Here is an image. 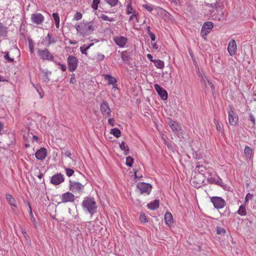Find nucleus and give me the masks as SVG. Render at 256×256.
Segmentation results:
<instances>
[{
  "mask_svg": "<svg viewBox=\"0 0 256 256\" xmlns=\"http://www.w3.org/2000/svg\"><path fill=\"white\" fill-rule=\"evenodd\" d=\"M64 180V174L60 173H57L51 177L50 182L54 185H58Z\"/></svg>",
  "mask_w": 256,
  "mask_h": 256,
  "instance_id": "nucleus-12",
  "label": "nucleus"
},
{
  "mask_svg": "<svg viewBox=\"0 0 256 256\" xmlns=\"http://www.w3.org/2000/svg\"><path fill=\"white\" fill-rule=\"evenodd\" d=\"M228 50L230 56H233L236 51V44L234 40H231L228 44Z\"/></svg>",
  "mask_w": 256,
  "mask_h": 256,
  "instance_id": "nucleus-16",
  "label": "nucleus"
},
{
  "mask_svg": "<svg viewBox=\"0 0 256 256\" xmlns=\"http://www.w3.org/2000/svg\"><path fill=\"white\" fill-rule=\"evenodd\" d=\"M82 14L80 12H76L74 16L73 20H80L82 18Z\"/></svg>",
  "mask_w": 256,
  "mask_h": 256,
  "instance_id": "nucleus-41",
  "label": "nucleus"
},
{
  "mask_svg": "<svg viewBox=\"0 0 256 256\" xmlns=\"http://www.w3.org/2000/svg\"><path fill=\"white\" fill-rule=\"evenodd\" d=\"M68 42L71 44H76V41H73L72 40H69Z\"/></svg>",
  "mask_w": 256,
  "mask_h": 256,
  "instance_id": "nucleus-64",
  "label": "nucleus"
},
{
  "mask_svg": "<svg viewBox=\"0 0 256 256\" xmlns=\"http://www.w3.org/2000/svg\"><path fill=\"white\" fill-rule=\"evenodd\" d=\"M155 66L158 68H164V62L160 60H155L153 61Z\"/></svg>",
  "mask_w": 256,
  "mask_h": 256,
  "instance_id": "nucleus-30",
  "label": "nucleus"
},
{
  "mask_svg": "<svg viewBox=\"0 0 256 256\" xmlns=\"http://www.w3.org/2000/svg\"><path fill=\"white\" fill-rule=\"evenodd\" d=\"M249 120L252 122V124L254 126L256 124V120L254 116L252 114H249Z\"/></svg>",
  "mask_w": 256,
  "mask_h": 256,
  "instance_id": "nucleus-47",
  "label": "nucleus"
},
{
  "mask_svg": "<svg viewBox=\"0 0 256 256\" xmlns=\"http://www.w3.org/2000/svg\"><path fill=\"white\" fill-rule=\"evenodd\" d=\"M252 197H253L252 194L250 193H248L245 197V201L246 202H247L249 200L252 198Z\"/></svg>",
  "mask_w": 256,
  "mask_h": 256,
  "instance_id": "nucleus-49",
  "label": "nucleus"
},
{
  "mask_svg": "<svg viewBox=\"0 0 256 256\" xmlns=\"http://www.w3.org/2000/svg\"><path fill=\"white\" fill-rule=\"evenodd\" d=\"M136 12H137L132 7V2L130 0L126 6V14H134Z\"/></svg>",
  "mask_w": 256,
  "mask_h": 256,
  "instance_id": "nucleus-25",
  "label": "nucleus"
},
{
  "mask_svg": "<svg viewBox=\"0 0 256 256\" xmlns=\"http://www.w3.org/2000/svg\"><path fill=\"white\" fill-rule=\"evenodd\" d=\"M78 33L80 34L83 36H87L92 34L95 29V26L93 22H82L76 24L74 26Z\"/></svg>",
  "mask_w": 256,
  "mask_h": 256,
  "instance_id": "nucleus-1",
  "label": "nucleus"
},
{
  "mask_svg": "<svg viewBox=\"0 0 256 256\" xmlns=\"http://www.w3.org/2000/svg\"><path fill=\"white\" fill-rule=\"evenodd\" d=\"M228 116L230 124L232 126H236L238 123V116L232 108L228 110Z\"/></svg>",
  "mask_w": 256,
  "mask_h": 256,
  "instance_id": "nucleus-9",
  "label": "nucleus"
},
{
  "mask_svg": "<svg viewBox=\"0 0 256 256\" xmlns=\"http://www.w3.org/2000/svg\"><path fill=\"white\" fill-rule=\"evenodd\" d=\"M244 154L247 160H250L252 155V149L248 146H246L244 150Z\"/></svg>",
  "mask_w": 256,
  "mask_h": 256,
  "instance_id": "nucleus-22",
  "label": "nucleus"
},
{
  "mask_svg": "<svg viewBox=\"0 0 256 256\" xmlns=\"http://www.w3.org/2000/svg\"><path fill=\"white\" fill-rule=\"evenodd\" d=\"M198 76H199V77L200 78V81L202 83H205L206 81H205V80L204 79V76H202V74H198Z\"/></svg>",
  "mask_w": 256,
  "mask_h": 256,
  "instance_id": "nucleus-57",
  "label": "nucleus"
},
{
  "mask_svg": "<svg viewBox=\"0 0 256 256\" xmlns=\"http://www.w3.org/2000/svg\"><path fill=\"white\" fill-rule=\"evenodd\" d=\"M158 12H166L164 10V9H162V8H158Z\"/></svg>",
  "mask_w": 256,
  "mask_h": 256,
  "instance_id": "nucleus-61",
  "label": "nucleus"
},
{
  "mask_svg": "<svg viewBox=\"0 0 256 256\" xmlns=\"http://www.w3.org/2000/svg\"><path fill=\"white\" fill-rule=\"evenodd\" d=\"M68 68L70 72L76 70L78 66V59L74 56H70L68 58Z\"/></svg>",
  "mask_w": 256,
  "mask_h": 256,
  "instance_id": "nucleus-6",
  "label": "nucleus"
},
{
  "mask_svg": "<svg viewBox=\"0 0 256 256\" xmlns=\"http://www.w3.org/2000/svg\"><path fill=\"white\" fill-rule=\"evenodd\" d=\"M214 27V24L211 22H205L201 28L200 35L202 37L206 40L208 34L210 32Z\"/></svg>",
  "mask_w": 256,
  "mask_h": 256,
  "instance_id": "nucleus-4",
  "label": "nucleus"
},
{
  "mask_svg": "<svg viewBox=\"0 0 256 256\" xmlns=\"http://www.w3.org/2000/svg\"><path fill=\"white\" fill-rule=\"evenodd\" d=\"M150 38L152 41H154L156 40V36L152 32H150L148 34Z\"/></svg>",
  "mask_w": 256,
  "mask_h": 256,
  "instance_id": "nucleus-51",
  "label": "nucleus"
},
{
  "mask_svg": "<svg viewBox=\"0 0 256 256\" xmlns=\"http://www.w3.org/2000/svg\"><path fill=\"white\" fill-rule=\"evenodd\" d=\"M116 44L120 48H124L128 42V38L124 36H116L113 38Z\"/></svg>",
  "mask_w": 256,
  "mask_h": 256,
  "instance_id": "nucleus-11",
  "label": "nucleus"
},
{
  "mask_svg": "<svg viewBox=\"0 0 256 256\" xmlns=\"http://www.w3.org/2000/svg\"><path fill=\"white\" fill-rule=\"evenodd\" d=\"M146 56H147L148 58V59L150 62H153V61H154V60L152 59V58H152V54H148L146 55Z\"/></svg>",
  "mask_w": 256,
  "mask_h": 256,
  "instance_id": "nucleus-56",
  "label": "nucleus"
},
{
  "mask_svg": "<svg viewBox=\"0 0 256 256\" xmlns=\"http://www.w3.org/2000/svg\"><path fill=\"white\" fill-rule=\"evenodd\" d=\"M60 198L62 202L64 203L73 202L75 200L74 196L70 192L63 194L61 196Z\"/></svg>",
  "mask_w": 256,
  "mask_h": 256,
  "instance_id": "nucleus-15",
  "label": "nucleus"
},
{
  "mask_svg": "<svg viewBox=\"0 0 256 256\" xmlns=\"http://www.w3.org/2000/svg\"><path fill=\"white\" fill-rule=\"evenodd\" d=\"M45 39L48 41V44H46V46L48 47L56 42V40L55 38H52L50 34H48L47 36L45 38Z\"/></svg>",
  "mask_w": 256,
  "mask_h": 256,
  "instance_id": "nucleus-26",
  "label": "nucleus"
},
{
  "mask_svg": "<svg viewBox=\"0 0 256 256\" xmlns=\"http://www.w3.org/2000/svg\"><path fill=\"white\" fill-rule=\"evenodd\" d=\"M143 7L144 8H145L149 12H152L154 9V8L150 6H148L147 4L143 5Z\"/></svg>",
  "mask_w": 256,
  "mask_h": 256,
  "instance_id": "nucleus-50",
  "label": "nucleus"
},
{
  "mask_svg": "<svg viewBox=\"0 0 256 256\" xmlns=\"http://www.w3.org/2000/svg\"><path fill=\"white\" fill-rule=\"evenodd\" d=\"M100 2V0H93L92 7L94 10H96L98 8V5Z\"/></svg>",
  "mask_w": 256,
  "mask_h": 256,
  "instance_id": "nucleus-38",
  "label": "nucleus"
},
{
  "mask_svg": "<svg viewBox=\"0 0 256 256\" xmlns=\"http://www.w3.org/2000/svg\"><path fill=\"white\" fill-rule=\"evenodd\" d=\"M6 81L4 76H0V82H5Z\"/></svg>",
  "mask_w": 256,
  "mask_h": 256,
  "instance_id": "nucleus-60",
  "label": "nucleus"
},
{
  "mask_svg": "<svg viewBox=\"0 0 256 256\" xmlns=\"http://www.w3.org/2000/svg\"><path fill=\"white\" fill-rule=\"evenodd\" d=\"M70 82L72 84H74L76 82V79L75 78V74H72L71 75V78L70 80Z\"/></svg>",
  "mask_w": 256,
  "mask_h": 256,
  "instance_id": "nucleus-48",
  "label": "nucleus"
},
{
  "mask_svg": "<svg viewBox=\"0 0 256 256\" xmlns=\"http://www.w3.org/2000/svg\"><path fill=\"white\" fill-rule=\"evenodd\" d=\"M168 124L173 132H176L180 130V126L176 122L170 120Z\"/></svg>",
  "mask_w": 256,
  "mask_h": 256,
  "instance_id": "nucleus-23",
  "label": "nucleus"
},
{
  "mask_svg": "<svg viewBox=\"0 0 256 256\" xmlns=\"http://www.w3.org/2000/svg\"><path fill=\"white\" fill-rule=\"evenodd\" d=\"M108 122L110 125L113 126H114V120L113 118H109L108 120Z\"/></svg>",
  "mask_w": 256,
  "mask_h": 256,
  "instance_id": "nucleus-53",
  "label": "nucleus"
},
{
  "mask_svg": "<svg viewBox=\"0 0 256 256\" xmlns=\"http://www.w3.org/2000/svg\"><path fill=\"white\" fill-rule=\"evenodd\" d=\"M37 53L40 58L43 60H48L53 62L54 60V56L47 48L44 50L38 48Z\"/></svg>",
  "mask_w": 256,
  "mask_h": 256,
  "instance_id": "nucleus-3",
  "label": "nucleus"
},
{
  "mask_svg": "<svg viewBox=\"0 0 256 256\" xmlns=\"http://www.w3.org/2000/svg\"><path fill=\"white\" fill-rule=\"evenodd\" d=\"M104 1L111 7H114L116 6L118 2V0H104Z\"/></svg>",
  "mask_w": 256,
  "mask_h": 256,
  "instance_id": "nucleus-36",
  "label": "nucleus"
},
{
  "mask_svg": "<svg viewBox=\"0 0 256 256\" xmlns=\"http://www.w3.org/2000/svg\"><path fill=\"white\" fill-rule=\"evenodd\" d=\"M216 232L218 234H224L226 232V230L222 228L218 227Z\"/></svg>",
  "mask_w": 256,
  "mask_h": 256,
  "instance_id": "nucleus-44",
  "label": "nucleus"
},
{
  "mask_svg": "<svg viewBox=\"0 0 256 256\" xmlns=\"http://www.w3.org/2000/svg\"><path fill=\"white\" fill-rule=\"evenodd\" d=\"M100 18L104 21H108L110 22H112L114 21V18H110L103 14H102L100 15Z\"/></svg>",
  "mask_w": 256,
  "mask_h": 256,
  "instance_id": "nucleus-33",
  "label": "nucleus"
},
{
  "mask_svg": "<svg viewBox=\"0 0 256 256\" xmlns=\"http://www.w3.org/2000/svg\"><path fill=\"white\" fill-rule=\"evenodd\" d=\"M238 213L240 216H244L246 214V206L244 204L240 206L239 209L238 211Z\"/></svg>",
  "mask_w": 256,
  "mask_h": 256,
  "instance_id": "nucleus-31",
  "label": "nucleus"
},
{
  "mask_svg": "<svg viewBox=\"0 0 256 256\" xmlns=\"http://www.w3.org/2000/svg\"><path fill=\"white\" fill-rule=\"evenodd\" d=\"M120 147L122 150L124 151V154L125 155H128L129 154L128 146L124 142H122L120 144Z\"/></svg>",
  "mask_w": 256,
  "mask_h": 256,
  "instance_id": "nucleus-28",
  "label": "nucleus"
},
{
  "mask_svg": "<svg viewBox=\"0 0 256 256\" xmlns=\"http://www.w3.org/2000/svg\"><path fill=\"white\" fill-rule=\"evenodd\" d=\"M131 14V16L129 18V20L130 21L132 20L134 18H136V20L138 21V12H136L134 14Z\"/></svg>",
  "mask_w": 256,
  "mask_h": 256,
  "instance_id": "nucleus-45",
  "label": "nucleus"
},
{
  "mask_svg": "<svg viewBox=\"0 0 256 256\" xmlns=\"http://www.w3.org/2000/svg\"><path fill=\"white\" fill-rule=\"evenodd\" d=\"M4 58L5 60H6L8 62H12L14 61V58H10L8 52H4Z\"/></svg>",
  "mask_w": 256,
  "mask_h": 256,
  "instance_id": "nucleus-37",
  "label": "nucleus"
},
{
  "mask_svg": "<svg viewBox=\"0 0 256 256\" xmlns=\"http://www.w3.org/2000/svg\"><path fill=\"white\" fill-rule=\"evenodd\" d=\"M210 202L213 204L214 208L221 209L226 206V201L221 197L212 196L210 198Z\"/></svg>",
  "mask_w": 256,
  "mask_h": 256,
  "instance_id": "nucleus-5",
  "label": "nucleus"
},
{
  "mask_svg": "<svg viewBox=\"0 0 256 256\" xmlns=\"http://www.w3.org/2000/svg\"><path fill=\"white\" fill-rule=\"evenodd\" d=\"M82 206L91 214L96 212V203L94 198L90 197L84 198L82 202Z\"/></svg>",
  "mask_w": 256,
  "mask_h": 256,
  "instance_id": "nucleus-2",
  "label": "nucleus"
},
{
  "mask_svg": "<svg viewBox=\"0 0 256 256\" xmlns=\"http://www.w3.org/2000/svg\"><path fill=\"white\" fill-rule=\"evenodd\" d=\"M52 18L54 20L56 26L57 28L60 27V17L58 13H53L52 14Z\"/></svg>",
  "mask_w": 256,
  "mask_h": 256,
  "instance_id": "nucleus-29",
  "label": "nucleus"
},
{
  "mask_svg": "<svg viewBox=\"0 0 256 256\" xmlns=\"http://www.w3.org/2000/svg\"><path fill=\"white\" fill-rule=\"evenodd\" d=\"M154 87L162 100H167L168 92L166 90L158 84H155Z\"/></svg>",
  "mask_w": 256,
  "mask_h": 256,
  "instance_id": "nucleus-13",
  "label": "nucleus"
},
{
  "mask_svg": "<svg viewBox=\"0 0 256 256\" xmlns=\"http://www.w3.org/2000/svg\"><path fill=\"white\" fill-rule=\"evenodd\" d=\"M152 45V48H153L154 49H156V50L158 49V46H157L156 43H154V44H153Z\"/></svg>",
  "mask_w": 256,
  "mask_h": 256,
  "instance_id": "nucleus-62",
  "label": "nucleus"
},
{
  "mask_svg": "<svg viewBox=\"0 0 256 256\" xmlns=\"http://www.w3.org/2000/svg\"><path fill=\"white\" fill-rule=\"evenodd\" d=\"M52 72H51L47 70H42L41 72V76L42 78V79L43 80V81L45 83H48L50 79L49 78V76L51 74Z\"/></svg>",
  "mask_w": 256,
  "mask_h": 256,
  "instance_id": "nucleus-19",
  "label": "nucleus"
},
{
  "mask_svg": "<svg viewBox=\"0 0 256 256\" xmlns=\"http://www.w3.org/2000/svg\"><path fill=\"white\" fill-rule=\"evenodd\" d=\"M30 49L31 53L34 52V46L32 44H30Z\"/></svg>",
  "mask_w": 256,
  "mask_h": 256,
  "instance_id": "nucleus-59",
  "label": "nucleus"
},
{
  "mask_svg": "<svg viewBox=\"0 0 256 256\" xmlns=\"http://www.w3.org/2000/svg\"><path fill=\"white\" fill-rule=\"evenodd\" d=\"M104 77L106 80H108V85L112 84L113 86V88H117V80L116 78L112 77L111 75L108 74H104Z\"/></svg>",
  "mask_w": 256,
  "mask_h": 256,
  "instance_id": "nucleus-18",
  "label": "nucleus"
},
{
  "mask_svg": "<svg viewBox=\"0 0 256 256\" xmlns=\"http://www.w3.org/2000/svg\"><path fill=\"white\" fill-rule=\"evenodd\" d=\"M164 221L166 225L170 226L173 223V218L170 212H166L164 214Z\"/></svg>",
  "mask_w": 256,
  "mask_h": 256,
  "instance_id": "nucleus-21",
  "label": "nucleus"
},
{
  "mask_svg": "<svg viewBox=\"0 0 256 256\" xmlns=\"http://www.w3.org/2000/svg\"><path fill=\"white\" fill-rule=\"evenodd\" d=\"M46 150L44 148H40L35 153L36 158L40 160H43L46 158Z\"/></svg>",
  "mask_w": 256,
  "mask_h": 256,
  "instance_id": "nucleus-17",
  "label": "nucleus"
},
{
  "mask_svg": "<svg viewBox=\"0 0 256 256\" xmlns=\"http://www.w3.org/2000/svg\"><path fill=\"white\" fill-rule=\"evenodd\" d=\"M134 159L130 156H128L126 159V164L130 167L132 166Z\"/></svg>",
  "mask_w": 256,
  "mask_h": 256,
  "instance_id": "nucleus-40",
  "label": "nucleus"
},
{
  "mask_svg": "<svg viewBox=\"0 0 256 256\" xmlns=\"http://www.w3.org/2000/svg\"><path fill=\"white\" fill-rule=\"evenodd\" d=\"M104 56L100 53H98L96 55V59L98 60H103L104 59Z\"/></svg>",
  "mask_w": 256,
  "mask_h": 256,
  "instance_id": "nucleus-46",
  "label": "nucleus"
},
{
  "mask_svg": "<svg viewBox=\"0 0 256 256\" xmlns=\"http://www.w3.org/2000/svg\"><path fill=\"white\" fill-rule=\"evenodd\" d=\"M58 64H59L60 66V69L62 72H64L66 70V66L65 64H60V63H58Z\"/></svg>",
  "mask_w": 256,
  "mask_h": 256,
  "instance_id": "nucleus-52",
  "label": "nucleus"
},
{
  "mask_svg": "<svg viewBox=\"0 0 256 256\" xmlns=\"http://www.w3.org/2000/svg\"><path fill=\"white\" fill-rule=\"evenodd\" d=\"M110 134L115 136L116 138H119L120 136L121 132L118 128H114L111 130Z\"/></svg>",
  "mask_w": 256,
  "mask_h": 256,
  "instance_id": "nucleus-34",
  "label": "nucleus"
},
{
  "mask_svg": "<svg viewBox=\"0 0 256 256\" xmlns=\"http://www.w3.org/2000/svg\"><path fill=\"white\" fill-rule=\"evenodd\" d=\"M136 187L141 194H149L152 190V186L148 183L139 182L137 184Z\"/></svg>",
  "mask_w": 256,
  "mask_h": 256,
  "instance_id": "nucleus-7",
  "label": "nucleus"
},
{
  "mask_svg": "<svg viewBox=\"0 0 256 256\" xmlns=\"http://www.w3.org/2000/svg\"><path fill=\"white\" fill-rule=\"evenodd\" d=\"M23 138L24 140L27 142H28L29 139L31 138V135L30 133L29 132V129H28L27 133L25 132L24 134Z\"/></svg>",
  "mask_w": 256,
  "mask_h": 256,
  "instance_id": "nucleus-39",
  "label": "nucleus"
},
{
  "mask_svg": "<svg viewBox=\"0 0 256 256\" xmlns=\"http://www.w3.org/2000/svg\"><path fill=\"white\" fill-rule=\"evenodd\" d=\"M121 58L124 62H128L129 61L130 54L126 51L122 52Z\"/></svg>",
  "mask_w": 256,
  "mask_h": 256,
  "instance_id": "nucleus-32",
  "label": "nucleus"
},
{
  "mask_svg": "<svg viewBox=\"0 0 256 256\" xmlns=\"http://www.w3.org/2000/svg\"><path fill=\"white\" fill-rule=\"evenodd\" d=\"M30 135H31V138H32V140L38 142V138L37 136L33 135L32 133H30Z\"/></svg>",
  "mask_w": 256,
  "mask_h": 256,
  "instance_id": "nucleus-54",
  "label": "nucleus"
},
{
  "mask_svg": "<svg viewBox=\"0 0 256 256\" xmlns=\"http://www.w3.org/2000/svg\"><path fill=\"white\" fill-rule=\"evenodd\" d=\"M64 156L66 157H68V158H70L71 152L70 151L68 150V151L64 153Z\"/></svg>",
  "mask_w": 256,
  "mask_h": 256,
  "instance_id": "nucleus-58",
  "label": "nucleus"
},
{
  "mask_svg": "<svg viewBox=\"0 0 256 256\" xmlns=\"http://www.w3.org/2000/svg\"><path fill=\"white\" fill-rule=\"evenodd\" d=\"M28 206L29 207V209H30V216H31L32 218H33V214H32V207L30 206V204L28 202Z\"/></svg>",
  "mask_w": 256,
  "mask_h": 256,
  "instance_id": "nucleus-55",
  "label": "nucleus"
},
{
  "mask_svg": "<svg viewBox=\"0 0 256 256\" xmlns=\"http://www.w3.org/2000/svg\"><path fill=\"white\" fill-rule=\"evenodd\" d=\"M139 219L142 222H148L146 216L144 214H140Z\"/></svg>",
  "mask_w": 256,
  "mask_h": 256,
  "instance_id": "nucleus-43",
  "label": "nucleus"
},
{
  "mask_svg": "<svg viewBox=\"0 0 256 256\" xmlns=\"http://www.w3.org/2000/svg\"><path fill=\"white\" fill-rule=\"evenodd\" d=\"M32 22L36 24H40L44 20V16L40 13H36L31 15Z\"/></svg>",
  "mask_w": 256,
  "mask_h": 256,
  "instance_id": "nucleus-14",
  "label": "nucleus"
},
{
  "mask_svg": "<svg viewBox=\"0 0 256 256\" xmlns=\"http://www.w3.org/2000/svg\"><path fill=\"white\" fill-rule=\"evenodd\" d=\"M8 28L0 22V38H4L7 36Z\"/></svg>",
  "mask_w": 256,
  "mask_h": 256,
  "instance_id": "nucleus-20",
  "label": "nucleus"
},
{
  "mask_svg": "<svg viewBox=\"0 0 256 256\" xmlns=\"http://www.w3.org/2000/svg\"><path fill=\"white\" fill-rule=\"evenodd\" d=\"M6 199L8 202L9 204L12 206L16 207V200L13 198V196L10 194H6Z\"/></svg>",
  "mask_w": 256,
  "mask_h": 256,
  "instance_id": "nucleus-27",
  "label": "nucleus"
},
{
  "mask_svg": "<svg viewBox=\"0 0 256 256\" xmlns=\"http://www.w3.org/2000/svg\"><path fill=\"white\" fill-rule=\"evenodd\" d=\"M100 110L102 115L106 117L111 116V110L107 102L103 101L100 104Z\"/></svg>",
  "mask_w": 256,
  "mask_h": 256,
  "instance_id": "nucleus-8",
  "label": "nucleus"
},
{
  "mask_svg": "<svg viewBox=\"0 0 256 256\" xmlns=\"http://www.w3.org/2000/svg\"><path fill=\"white\" fill-rule=\"evenodd\" d=\"M148 208L150 210H155L159 207V200H154L147 204Z\"/></svg>",
  "mask_w": 256,
  "mask_h": 256,
  "instance_id": "nucleus-24",
  "label": "nucleus"
},
{
  "mask_svg": "<svg viewBox=\"0 0 256 256\" xmlns=\"http://www.w3.org/2000/svg\"><path fill=\"white\" fill-rule=\"evenodd\" d=\"M89 49V46H87L86 44H84L80 48L81 53L86 56L88 55L87 50Z\"/></svg>",
  "mask_w": 256,
  "mask_h": 256,
  "instance_id": "nucleus-35",
  "label": "nucleus"
},
{
  "mask_svg": "<svg viewBox=\"0 0 256 256\" xmlns=\"http://www.w3.org/2000/svg\"><path fill=\"white\" fill-rule=\"evenodd\" d=\"M70 189L73 192H80L84 186L79 182L70 180Z\"/></svg>",
  "mask_w": 256,
  "mask_h": 256,
  "instance_id": "nucleus-10",
  "label": "nucleus"
},
{
  "mask_svg": "<svg viewBox=\"0 0 256 256\" xmlns=\"http://www.w3.org/2000/svg\"><path fill=\"white\" fill-rule=\"evenodd\" d=\"M208 83L209 85L211 86L212 89H214V84H212V83L211 82L208 80Z\"/></svg>",
  "mask_w": 256,
  "mask_h": 256,
  "instance_id": "nucleus-63",
  "label": "nucleus"
},
{
  "mask_svg": "<svg viewBox=\"0 0 256 256\" xmlns=\"http://www.w3.org/2000/svg\"><path fill=\"white\" fill-rule=\"evenodd\" d=\"M65 170L66 172V174L68 177L72 176L74 173V170L72 169L68 168H66Z\"/></svg>",
  "mask_w": 256,
  "mask_h": 256,
  "instance_id": "nucleus-42",
  "label": "nucleus"
}]
</instances>
